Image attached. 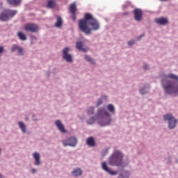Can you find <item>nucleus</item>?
<instances>
[{
  "label": "nucleus",
  "mask_w": 178,
  "mask_h": 178,
  "mask_svg": "<svg viewBox=\"0 0 178 178\" xmlns=\"http://www.w3.org/2000/svg\"><path fill=\"white\" fill-rule=\"evenodd\" d=\"M100 27L99 22L90 13H86L84 19L79 21V28L85 34H90L91 31H97Z\"/></svg>",
  "instance_id": "obj_1"
},
{
  "label": "nucleus",
  "mask_w": 178,
  "mask_h": 178,
  "mask_svg": "<svg viewBox=\"0 0 178 178\" xmlns=\"http://www.w3.org/2000/svg\"><path fill=\"white\" fill-rule=\"evenodd\" d=\"M162 86L167 94H177L178 92V76L170 74L162 81Z\"/></svg>",
  "instance_id": "obj_2"
},
{
  "label": "nucleus",
  "mask_w": 178,
  "mask_h": 178,
  "mask_svg": "<svg viewBox=\"0 0 178 178\" xmlns=\"http://www.w3.org/2000/svg\"><path fill=\"white\" fill-rule=\"evenodd\" d=\"M97 118L102 119L103 123L99 122L101 126H108L111 124L112 119H111V114L106 111L104 108H100L97 111Z\"/></svg>",
  "instance_id": "obj_3"
},
{
  "label": "nucleus",
  "mask_w": 178,
  "mask_h": 178,
  "mask_svg": "<svg viewBox=\"0 0 178 178\" xmlns=\"http://www.w3.org/2000/svg\"><path fill=\"white\" fill-rule=\"evenodd\" d=\"M123 154L120 152H115L109 159L108 163L111 166H123Z\"/></svg>",
  "instance_id": "obj_4"
},
{
  "label": "nucleus",
  "mask_w": 178,
  "mask_h": 178,
  "mask_svg": "<svg viewBox=\"0 0 178 178\" xmlns=\"http://www.w3.org/2000/svg\"><path fill=\"white\" fill-rule=\"evenodd\" d=\"M16 13H17L16 10H5L1 13L0 19H1L2 22H8V20H9L10 17H13Z\"/></svg>",
  "instance_id": "obj_5"
},
{
  "label": "nucleus",
  "mask_w": 178,
  "mask_h": 178,
  "mask_svg": "<svg viewBox=\"0 0 178 178\" xmlns=\"http://www.w3.org/2000/svg\"><path fill=\"white\" fill-rule=\"evenodd\" d=\"M164 120H168L169 129H175L177 123V120H175L172 114H166L164 115Z\"/></svg>",
  "instance_id": "obj_6"
},
{
  "label": "nucleus",
  "mask_w": 178,
  "mask_h": 178,
  "mask_svg": "<svg viewBox=\"0 0 178 178\" xmlns=\"http://www.w3.org/2000/svg\"><path fill=\"white\" fill-rule=\"evenodd\" d=\"M63 145L64 147H76L77 145V138L74 137H71L70 138H67L66 140H63Z\"/></svg>",
  "instance_id": "obj_7"
},
{
  "label": "nucleus",
  "mask_w": 178,
  "mask_h": 178,
  "mask_svg": "<svg viewBox=\"0 0 178 178\" xmlns=\"http://www.w3.org/2000/svg\"><path fill=\"white\" fill-rule=\"evenodd\" d=\"M38 25L36 24L29 23L24 26L25 31H29L30 33H37L38 31Z\"/></svg>",
  "instance_id": "obj_8"
},
{
  "label": "nucleus",
  "mask_w": 178,
  "mask_h": 178,
  "mask_svg": "<svg viewBox=\"0 0 178 178\" xmlns=\"http://www.w3.org/2000/svg\"><path fill=\"white\" fill-rule=\"evenodd\" d=\"M70 51V49L69 47H65L63 51V58L65 59L67 62H72L73 60L72 58V55L69 54L68 52Z\"/></svg>",
  "instance_id": "obj_9"
},
{
  "label": "nucleus",
  "mask_w": 178,
  "mask_h": 178,
  "mask_svg": "<svg viewBox=\"0 0 178 178\" xmlns=\"http://www.w3.org/2000/svg\"><path fill=\"white\" fill-rule=\"evenodd\" d=\"M102 168L104 172H106L107 173H109V175H111V176H116L118 175V171H113L111 168L108 167L106 162L102 163Z\"/></svg>",
  "instance_id": "obj_10"
},
{
  "label": "nucleus",
  "mask_w": 178,
  "mask_h": 178,
  "mask_svg": "<svg viewBox=\"0 0 178 178\" xmlns=\"http://www.w3.org/2000/svg\"><path fill=\"white\" fill-rule=\"evenodd\" d=\"M134 15L136 22H141V20H143V11L140 9L136 8L134 10Z\"/></svg>",
  "instance_id": "obj_11"
},
{
  "label": "nucleus",
  "mask_w": 178,
  "mask_h": 178,
  "mask_svg": "<svg viewBox=\"0 0 178 178\" xmlns=\"http://www.w3.org/2000/svg\"><path fill=\"white\" fill-rule=\"evenodd\" d=\"M55 124L56 127H58V130L61 131V133H67V131L65 129V126L62 124V122L59 120L55 121Z\"/></svg>",
  "instance_id": "obj_12"
},
{
  "label": "nucleus",
  "mask_w": 178,
  "mask_h": 178,
  "mask_svg": "<svg viewBox=\"0 0 178 178\" xmlns=\"http://www.w3.org/2000/svg\"><path fill=\"white\" fill-rule=\"evenodd\" d=\"M33 156L35 159V165L36 166L41 165V161H40V153L35 152L33 154Z\"/></svg>",
  "instance_id": "obj_13"
},
{
  "label": "nucleus",
  "mask_w": 178,
  "mask_h": 178,
  "mask_svg": "<svg viewBox=\"0 0 178 178\" xmlns=\"http://www.w3.org/2000/svg\"><path fill=\"white\" fill-rule=\"evenodd\" d=\"M156 23L157 24H161V26H165V24H168V19L165 17H161V18H156L155 19Z\"/></svg>",
  "instance_id": "obj_14"
},
{
  "label": "nucleus",
  "mask_w": 178,
  "mask_h": 178,
  "mask_svg": "<svg viewBox=\"0 0 178 178\" xmlns=\"http://www.w3.org/2000/svg\"><path fill=\"white\" fill-rule=\"evenodd\" d=\"M83 42H77L76 44V49H79V51H83V52H87V51H88V49L83 48Z\"/></svg>",
  "instance_id": "obj_15"
},
{
  "label": "nucleus",
  "mask_w": 178,
  "mask_h": 178,
  "mask_svg": "<svg viewBox=\"0 0 178 178\" xmlns=\"http://www.w3.org/2000/svg\"><path fill=\"white\" fill-rule=\"evenodd\" d=\"M82 173H83V171L81 170V169H80V168H75L72 171V175L74 177H77L79 176H81Z\"/></svg>",
  "instance_id": "obj_16"
},
{
  "label": "nucleus",
  "mask_w": 178,
  "mask_h": 178,
  "mask_svg": "<svg viewBox=\"0 0 178 178\" xmlns=\"http://www.w3.org/2000/svg\"><path fill=\"white\" fill-rule=\"evenodd\" d=\"M86 144L89 147H95V140H94V138L92 137H89L86 140Z\"/></svg>",
  "instance_id": "obj_17"
},
{
  "label": "nucleus",
  "mask_w": 178,
  "mask_h": 178,
  "mask_svg": "<svg viewBox=\"0 0 178 178\" xmlns=\"http://www.w3.org/2000/svg\"><path fill=\"white\" fill-rule=\"evenodd\" d=\"M62 24H63V20H62V17L58 16L57 21L55 24V27L59 29V27H62Z\"/></svg>",
  "instance_id": "obj_18"
},
{
  "label": "nucleus",
  "mask_w": 178,
  "mask_h": 178,
  "mask_svg": "<svg viewBox=\"0 0 178 178\" xmlns=\"http://www.w3.org/2000/svg\"><path fill=\"white\" fill-rule=\"evenodd\" d=\"M55 6H56V2L54 0H49L47 1V8L49 9H53Z\"/></svg>",
  "instance_id": "obj_19"
},
{
  "label": "nucleus",
  "mask_w": 178,
  "mask_h": 178,
  "mask_svg": "<svg viewBox=\"0 0 178 178\" xmlns=\"http://www.w3.org/2000/svg\"><path fill=\"white\" fill-rule=\"evenodd\" d=\"M10 5H20L22 3V0H7Z\"/></svg>",
  "instance_id": "obj_20"
},
{
  "label": "nucleus",
  "mask_w": 178,
  "mask_h": 178,
  "mask_svg": "<svg viewBox=\"0 0 178 178\" xmlns=\"http://www.w3.org/2000/svg\"><path fill=\"white\" fill-rule=\"evenodd\" d=\"M17 35L21 41H26L27 40V37H26V35L23 32H18Z\"/></svg>",
  "instance_id": "obj_21"
},
{
  "label": "nucleus",
  "mask_w": 178,
  "mask_h": 178,
  "mask_svg": "<svg viewBox=\"0 0 178 178\" xmlns=\"http://www.w3.org/2000/svg\"><path fill=\"white\" fill-rule=\"evenodd\" d=\"M129 176H130L129 172H122L120 174L118 178H129Z\"/></svg>",
  "instance_id": "obj_22"
},
{
  "label": "nucleus",
  "mask_w": 178,
  "mask_h": 178,
  "mask_svg": "<svg viewBox=\"0 0 178 178\" xmlns=\"http://www.w3.org/2000/svg\"><path fill=\"white\" fill-rule=\"evenodd\" d=\"M76 3H72L70 6V11L71 13H76Z\"/></svg>",
  "instance_id": "obj_23"
},
{
  "label": "nucleus",
  "mask_w": 178,
  "mask_h": 178,
  "mask_svg": "<svg viewBox=\"0 0 178 178\" xmlns=\"http://www.w3.org/2000/svg\"><path fill=\"white\" fill-rule=\"evenodd\" d=\"M19 128L21 129L22 133H26V125L22 122L18 123Z\"/></svg>",
  "instance_id": "obj_24"
},
{
  "label": "nucleus",
  "mask_w": 178,
  "mask_h": 178,
  "mask_svg": "<svg viewBox=\"0 0 178 178\" xmlns=\"http://www.w3.org/2000/svg\"><path fill=\"white\" fill-rule=\"evenodd\" d=\"M107 109L108 112H111V113H115V107L112 104H108L107 106Z\"/></svg>",
  "instance_id": "obj_25"
},
{
  "label": "nucleus",
  "mask_w": 178,
  "mask_h": 178,
  "mask_svg": "<svg viewBox=\"0 0 178 178\" xmlns=\"http://www.w3.org/2000/svg\"><path fill=\"white\" fill-rule=\"evenodd\" d=\"M85 59L86 60H87V62H90V63H92V64L95 63V61L88 56H86Z\"/></svg>",
  "instance_id": "obj_26"
},
{
  "label": "nucleus",
  "mask_w": 178,
  "mask_h": 178,
  "mask_svg": "<svg viewBox=\"0 0 178 178\" xmlns=\"http://www.w3.org/2000/svg\"><path fill=\"white\" fill-rule=\"evenodd\" d=\"M85 59L86 60H87V62H90V63H92V64L95 63V61L88 56H86Z\"/></svg>",
  "instance_id": "obj_27"
},
{
  "label": "nucleus",
  "mask_w": 178,
  "mask_h": 178,
  "mask_svg": "<svg viewBox=\"0 0 178 178\" xmlns=\"http://www.w3.org/2000/svg\"><path fill=\"white\" fill-rule=\"evenodd\" d=\"M88 115H94V107H90L88 110Z\"/></svg>",
  "instance_id": "obj_28"
},
{
  "label": "nucleus",
  "mask_w": 178,
  "mask_h": 178,
  "mask_svg": "<svg viewBox=\"0 0 178 178\" xmlns=\"http://www.w3.org/2000/svg\"><path fill=\"white\" fill-rule=\"evenodd\" d=\"M94 122H95V118H94V117L90 118V119H89L87 121L88 124H92V123H94Z\"/></svg>",
  "instance_id": "obj_29"
},
{
  "label": "nucleus",
  "mask_w": 178,
  "mask_h": 178,
  "mask_svg": "<svg viewBox=\"0 0 178 178\" xmlns=\"http://www.w3.org/2000/svg\"><path fill=\"white\" fill-rule=\"evenodd\" d=\"M17 49H19V46L17 45H13L12 47H11V52H15L16 51H17Z\"/></svg>",
  "instance_id": "obj_30"
},
{
  "label": "nucleus",
  "mask_w": 178,
  "mask_h": 178,
  "mask_svg": "<svg viewBox=\"0 0 178 178\" xmlns=\"http://www.w3.org/2000/svg\"><path fill=\"white\" fill-rule=\"evenodd\" d=\"M140 94L144 95V94L148 92V90H147V88L140 89Z\"/></svg>",
  "instance_id": "obj_31"
},
{
  "label": "nucleus",
  "mask_w": 178,
  "mask_h": 178,
  "mask_svg": "<svg viewBox=\"0 0 178 178\" xmlns=\"http://www.w3.org/2000/svg\"><path fill=\"white\" fill-rule=\"evenodd\" d=\"M17 51H18L19 55H23V49L22 48L19 47Z\"/></svg>",
  "instance_id": "obj_32"
},
{
  "label": "nucleus",
  "mask_w": 178,
  "mask_h": 178,
  "mask_svg": "<svg viewBox=\"0 0 178 178\" xmlns=\"http://www.w3.org/2000/svg\"><path fill=\"white\" fill-rule=\"evenodd\" d=\"M72 20L74 22H76V13H72Z\"/></svg>",
  "instance_id": "obj_33"
},
{
  "label": "nucleus",
  "mask_w": 178,
  "mask_h": 178,
  "mask_svg": "<svg viewBox=\"0 0 178 178\" xmlns=\"http://www.w3.org/2000/svg\"><path fill=\"white\" fill-rule=\"evenodd\" d=\"M101 104H102V99H99L97 102V106H99V105H101Z\"/></svg>",
  "instance_id": "obj_34"
},
{
  "label": "nucleus",
  "mask_w": 178,
  "mask_h": 178,
  "mask_svg": "<svg viewBox=\"0 0 178 178\" xmlns=\"http://www.w3.org/2000/svg\"><path fill=\"white\" fill-rule=\"evenodd\" d=\"M133 44H134V40H130V41L128 42V45H133Z\"/></svg>",
  "instance_id": "obj_35"
},
{
  "label": "nucleus",
  "mask_w": 178,
  "mask_h": 178,
  "mask_svg": "<svg viewBox=\"0 0 178 178\" xmlns=\"http://www.w3.org/2000/svg\"><path fill=\"white\" fill-rule=\"evenodd\" d=\"M3 52V47L0 46V54Z\"/></svg>",
  "instance_id": "obj_36"
},
{
  "label": "nucleus",
  "mask_w": 178,
  "mask_h": 178,
  "mask_svg": "<svg viewBox=\"0 0 178 178\" xmlns=\"http://www.w3.org/2000/svg\"><path fill=\"white\" fill-rule=\"evenodd\" d=\"M147 67H148V66L147 65H145L143 66V69H145V70H147Z\"/></svg>",
  "instance_id": "obj_37"
},
{
  "label": "nucleus",
  "mask_w": 178,
  "mask_h": 178,
  "mask_svg": "<svg viewBox=\"0 0 178 178\" xmlns=\"http://www.w3.org/2000/svg\"><path fill=\"white\" fill-rule=\"evenodd\" d=\"M169 1H170V0H160L161 2H168Z\"/></svg>",
  "instance_id": "obj_38"
},
{
  "label": "nucleus",
  "mask_w": 178,
  "mask_h": 178,
  "mask_svg": "<svg viewBox=\"0 0 178 178\" xmlns=\"http://www.w3.org/2000/svg\"><path fill=\"white\" fill-rule=\"evenodd\" d=\"M35 172H37V170H35V169L33 168V169L32 170V173H35Z\"/></svg>",
  "instance_id": "obj_39"
},
{
  "label": "nucleus",
  "mask_w": 178,
  "mask_h": 178,
  "mask_svg": "<svg viewBox=\"0 0 178 178\" xmlns=\"http://www.w3.org/2000/svg\"><path fill=\"white\" fill-rule=\"evenodd\" d=\"M142 37H144V35H141L139 38H138V40H141Z\"/></svg>",
  "instance_id": "obj_40"
},
{
  "label": "nucleus",
  "mask_w": 178,
  "mask_h": 178,
  "mask_svg": "<svg viewBox=\"0 0 178 178\" xmlns=\"http://www.w3.org/2000/svg\"><path fill=\"white\" fill-rule=\"evenodd\" d=\"M0 178H2V175L0 174Z\"/></svg>",
  "instance_id": "obj_41"
},
{
  "label": "nucleus",
  "mask_w": 178,
  "mask_h": 178,
  "mask_svg": "<svg viewBox=\"0 0 178 178\" xmlns=\"http://www.w3.org/2000/svg\"><path fill=\"white\" fill-rule=\"evenodd\" d=\"M26 120H29V118H26Z\"/></svg>",
  "instance_id": "obj_42"
}]
</instances>
